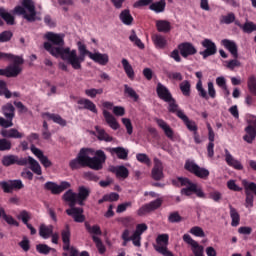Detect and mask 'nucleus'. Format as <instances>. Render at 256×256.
Wrapping results in <instances>:
<instances>
[{
  "mask_svg": "<svg viewBox=\"0 0 256 256\" xmlns=\"http://www.w3.org/2000/svg\"><path fill=\"white\" fill-rule=\"evenodd\" d=\"M0 96H4L6 99L13 97V94L7 88V82L5 80H0Z\"/></svg>",
  "mask_w": 256,
  "mask_h": 256,
  "instance_id": "nucleus-51",
  "label": "nucleus"
},
{
  "mask_svg": "<svg viewBox=\"0 0 256 256\" xmlns=\"http://www.w3.org/2000/svg\"><path fill=\"white\" fill-rule=\"evenodd\" d=\"M103 117L107 125H109L111 129H113L114 131H117V129H119V122H117V119L115 118V116H113V114H111L107 110H103Z\"/></svg>",
  "mask_w": 256,
  "mask_h": 256,
  "instance_id": "nucleus-32",
  "label": "nucleus"
},
{
  "mask_svg": "<svg viewBox=\"0 0 256 256\" xmlns=\"http://www.w3.org/2000/svg\"><path fill=\"white\" fill-rule=\"evenodd\" d=\"M230 217L232 219L231 226L232 227H239V223L241 222V215L237 212V209L230 206Z\"/></svg>",
  "mask_w": 256,
  "mask_h": 256,
  "instance_id": "nucleus-46",
  "label": "nucleus"
},
{
  "mask_svg": "<svg viewBox=\"0 0 256 256\" xmlns=\"http://www.w3.org/2000/svg\"><path fill=\"white\" fill-rule=\"evenodd\" d=\"M0 135L3 137L0 139V152L11 151L13 144L9 139H23L24 134L19 132L16 128L2 129Z\"/></svg>",
  "mask_w": 256,
  "mask_h": 256,
  "instance_id": "nucleus-5",
  "label": "nucleus"
},
{
  "mask_svg": "<svg viewBox=\"0 0 256 256\" xmlns=\"http://www.w3.org/2000/svg\"><path fill=\"white\" fill-rule=\"evenodd\" d=\"M18 219H20L24 225H29V221H31V213L27 210H22L18 215Z\"/></svg>",
  "mask_w": 256,
  "mask_h": 256,
  "instance_id": "nucleus-59",
  "label": "nucleus"
},
{
  "mask_svg": "<svg viewBox=\"0 0 256 256\" xmlns=\"http://www.w3.org/2000/svg\"><path fill=\"white\" fill-rule=\"evenodd\" d=\"M181 221H183V217L178 211L171 212L168 216L169 223H181Z\"/></svg>",
  "mask_w": 256,
  "mask_h": 256,
  "instance_id": "nucleus-57",
  "label": "nucleus"
},
{
  "mask_svg": "<svg viewBox=\"0 0 256 256\" xmlns=\"http://www.w3.org/2000/svg\"><path fill=\"white\" fill-rule=\"evenodd\" d=\"M121 64L128 79L133 81V79H135V70H133V66H131V64L129 63V60H127L126 58H123L121 60Z\"/></svg>",
  "mask_w": 256,
  "mask_h": 256,
  "instance_id": "nucleus-39",
  "label": "nucleus"
},
{
  "mask_svg": "<svg viewBox=\"0 0 256 256\" xmlns=\"http://www.w3.org/2000/svg\"><path fill=\"white\" fill-rule=\"evenodd\" d=\"M156 93L159 99H161L165 103L173 99V94H171V91L169 90V88H167L165 85H163L160 82L156 86Z\"/></svg>",
  "mask_w": 256,
  "mask_h": 256,
  "instance_id": "nucleus-22",
  "label": "nucleus"
},
{
  "mask_svg": "<svg viewBox=\"0 0 256 256\" xmlns=\"http://www.w3.org/2000/svg\"><path fill=\"white\" fill-rule=\"evenodd\" d=\"M119 19L124 25H133L134 19L129 9L123 10L119 15Z\"/></svg>",
  "mask_w": 256,
  "mask_h": 256,
  "instance_id": "nucleus-43",
  "label": "nucleus"
},
{
  "mask_svg": "<svg viewBox=\"0 0 256 256\" xmlns=\"http://www.w3.org/2000/svg\"><path fill=\"white\" fill-rule=\"evenodd\" d=\"M36 251L40 255H49L51 253V251H55V249L49 247V245H47V244H37Z\"/></svg>",
  "mask_w": 256,
  "mask_h": 256,
  "instance_id": "nucleus-52",
  "label": "nucleus"
},
{
  "mask_svg": "<svg viewBox=\"0 0 256 256\" xmlns=\"http://www.w3.org/2000/svg\"><path fill=\"white\" fill-rule=\"evenodd\" d=\"M151 177L154 181H161L163 179V163L159 158H154V167L152 168Z\"/></svg>",
  "mask_w": 256,
  "mask_h": 256,
  "instance_id": "nucleus-24",
  "label": "nucleus"
},
{
  "mask_svg": "<svg viewBox=\"0 0 256 256\" xmlns=\"http://www.w3.org/2000/svg\"><path fill=\"white\" fill-rule=\"evenodd\" d=\"M95 131L97 133L96 137L98 141H105L106 143H111L113 138L109 135L105 129L101 128L100 126H95Z\"/></svg>",
  "mask_w": 256,
  "mask_h": 256,
  "instance_id": "nucleus-38",
  "label": "nucleus"
},
{
  "mask_svg": "<svg viewBox=\"0 0 256 256\" xmlns=\"http://www.w3.org/2000/svg\"><path fill=\"white\" fill-rule=\"evenodd\" d=\"M156 29L159 33H169L171 31V22L167 20H157Z\"/></svg>",
  "mask_w": 256,
  "mask_h": 256,
  "instance_id": "nucleus-42",
  "label": "nucleus"
},
{
  "mask_svg": "<svg viewBox=\"0 0 256 256\" xmlns=\"http://www.w3.org/2000/svg\"><path fill=\"white\" fill-rule=\"evenodd\" d=\"M90 195H91V188L87 186H79L78 192L76 193L77 205H80V207H83V205H85V201L89 199Z\"/></svg>",
  "mask_w": 256,
  "mask_h": 256,
  "instance_id": "nucleus-21",
  "label": "nucleus"
},
{
  "mask_svg": "<svg viewBox=\"0 0 256 256\" xmlns=\"http://www.w3.org/2000/svg\"><path fill=\"white\" fill-rule=\"evenodd\" d=\"M236 25H238L244 33H253V31H256V25L253 22H246L244 25L236 23Z\"/></svg>",
  "mask_w": 256,
  "mask_h": 256,
  "instance_id": "nucleus-53",
  "label": "nucleus"
},
{
  "mask_svg": "<svg viewBox=\"0 0 256 256\" xmlns=\"http://www.w3.org/2000/svg\"><path fill=\"white\" fill-rule=\"evenodd\" d=\"M26 161V165H30V169L35 175H42L43 171L41 170V165L35 158L28 156L24 158Z\"/></svg>",
  "mask_w": 256,
  "mask_h": 256,
  "instance_id": "nucleus-31",
  "label": "nucleus"
},
{
  "mask_svg": "<svg viewBox=\"0 0 256 256\" xmlns=\"http://www.w3.org/2000/svg\"><path fill=\"white\" fill-rule=\"evenodd\" d=\"M162 205H163V199L158 198L140 207L137 211V215H139V217H143V215H146V213L157 211V209H159V207H161Z\"/></svg>",
  "mask_w": 256,
  "mask_h": 256,
  "instance_id": "nucleus-14",
  "label": "nucleus"
},
{
  "mask_svg": "<svg viewBox=\"0 0 256 256\" xmlns=\"http://www.w3.org/2000/svg\"><path fill=\"white\" fill-rule=\"evenodd\" d=\"M147 5H150V11H154V13H163L167 3H161L160 1L153 2V0H138L133 4V7L139 9V7H147Z\"/></svg>",
  "mask_w": 256,
  "mask_h": 256,
  "instance_id": "nucleus-10",
  "label": "nucleus"
},
{
  "mask_svg": "<svg viewBox=\"0 0 256 256\" xmlns=\"http://www.w3.org/2000/svg\"><path fill=\"white\" fill-rule=\"evenodd\" d=\"M2 115L5 118L0 117V127L4 129H9L13 127V119H15V106L11 103H6L2 106Z\"/></svg>",
  "mask_w": 256,
  "mask_h": 256,
  "instance_id": "nucleus-9",
  "label": "nucleus"
},
{
  "mask_svg": "<svg viewBox=\"0 0 256 256\" xmlns=\"http://www.w3.org/2000/svg\"><path fill=\"white\" fill-rule=\"evenodd\" d=\"M124 93L129 96L130 99H133L135 103L139 101V94H137V92L127 84L124 85Z\"/></svg>",
  "mask_w": 256,
  "mask_h": 256,
  "instance_id": "nucleus-50",
  "label": "nucleus"
},
{
  "mask_svg": "<svg viewBox=\"0 0 256 256\" xmlns=\"http://www.w3.org/2000/svg\"><path fill=\"white\" fill-rule=\"evenodd\" d=\"M248 89L250 91V93H252V95L256 96V77L255 76H250L248 78Z\"/></svg>",
  "mask_w": 256,
  "mask_h": 256,
  "instance_id": "nucleus-62",
  "label": "nucleus"
},
{
  "mask_svg": "<svg viewBox=\"0 0 256 256\" xmlns=\"http://www.w3.org/2000/svg\"><path fill=\"white\" fill-rule=\"evenodd\" d=\"M246 195V207H253L254 195H256V184L254 182L244 184Z\"/></svg>",
  "mask_w": 256,
  "mask_h": 256,
  "instance_id": "nucleus-23",
  "label": "nucleus"
},
{
  "mask_svg": "<svg viewBox=\"0 0 256 256\" xmlns=\"http://www.w3.org/2000/svg\"><path fill=\"white\" fill-rule=\"evenodd\" d=\"M90 59H92L94 63H98V65L102 66H105L107 63H109V55L100 52L92 53Z\"/></svg>",
  "mask_w": 256,
  "mask_h": 256,
  "instance_id": "nucleus-34",
  "label": "nucleus"
},
{
  "mask_svg": "<svg viewBox=\"0 0 256 256\" xmlns=\"http://www.w3.org/2000/svg\"><path fill=\"white\" fill-rule=\"evenodd\" d=\"M0 17L7 25H15V16L9 13L4 7H0Z\"/></svg>",
  "mask_w": 256,
  "mask_h": 256,
  "instance_id": "nucleus-40",
  "label": "nucleus"
},
{
  "mask_svg": "<svg viewBox=\"0 0 256 256\" xmlns=\"http://www.w3.org/2000/svg\"><path fill=\"white\" fill-rule=\"evenodd\" d=\"M180 91L184 97H190L191 96V82L189 80H184L179 85Z\"/></svg>",
  "mask_w": 256,
  "mask_h": 256,
  "instance_id": "nucleus-49",
  "label": "nucleus"
},
{
  "mask_svg": "<svg viewBox=\"0 0 256 256\" xmlns=\"http://www.w3.org/2000/svg\"><path fill=\"white\" fill-rule=\"evenodd\" d=\"M148 226L145 223L138 224L136 226V230L134 231L133 235L134 237H141L145 231H147Z\"/></svg>",
  "mask_w": 256,
  "mask_h": 256,
  "instance_id": "nucleus-63",
  "label": "nucleus"
},
{
  "mask_svg": "<svg viewBox=\"0 0 256 256\" xmlns=\"http://www.w3.org/2000/svg\"><path fill=\"white\" fill-rule=\"evenodd\" d=\"M9 61H13L12 65L7 66L5 69H0V75L2 77H19L21 75V72L23 71V68H21V65L25 63V60L21 56H15L12 54V57L6 58Z\"/></svg>",
  "mask_w": 256,
  "mask_h": 256,
  "instance_id": "nucleus-6",
  "label": "nucleus"
},
{
  "mask_svg": "<svg viewBox=\"0 0 256 256\" xmlns=\"http://www.w3.org/2000/svg\"><path fill=\"white\" fill-rule=\"evenodd\" d=\"M178 118L183 121V123H184V125H186L188 131L195 133L199 130L197 123H195V121H193V120H190L189 117H187V115H185V113L178 112Z\"/></svg>",
  "mask_w": 256,
  "mask_h": 256,
  "instance_id": "nucleus-27",
  "label": "nucleus"
},
{
  "mask_svg": "<svg viewBox=\"0 0 256 256\" xmlns=\"http://www.w3.org/2000/svg\"><path fill=\"white\" fill-rule=\"evenodd\" d=\"M110 172L115 173L116 177L120 179H127L129 177V169L125 166H112Z\"/></svg>",
  "mask_w": 256,
  "mask_h": 256,
  "instance_id": "nucleus-35",
  "label": "nucleus"
},
{
  "mask_svg": "<svg viewBox=\"0 0 256 256\" xmlns=\"http://www.w3.org/2000/svg\"><path fill=\"white\" fill-rule=\"evenodd\" d=\"M172 185H174V187H185L180 191L181 195H185V197H191L194 193L199 199L206 198L203 189L199 188L197 184L193 183L189 178L177 177L172 180Z\"/></svg>",
  "mask_w": 256,
  "mask_h": 256,
  "instance_id": "nucleus-3",
  "label": "nucleus"
},
{
  "mask_svg": "<svg viewBox=\"0 0 256 256\" xmlns=\"http://www.w3.org/2000/svg\"><path fill=\"white\" fill-rule=\"evenodd\" d=\"M136 159H137V161H139V163H143L144 165H147L148 167H150V165H151V159L149 158V156H147V154L138 153L136 155Z\"/></svg>",
  "mask_w": 256,
  "mask_h": 256,
  "instance_id": "nucleus-61",
  "label": "nucleus"
},
{
  "mask_svg": "<svg viewBox=\"0 0 256 256\" xmlns=\"http://www.w3.org/2000/svg\"><path fill=\"white\" fill-rule=\"evenodd\" d=\"M14 13L16 15H23L29 23L36 21L37 11L35 10V3L33 0H23L22 6H16L14 8Z\"/></svg>",
  "mask_w": 256,
  "mask_h": 256,
  "instance_id": "nucleus-7",
  "label": "nucleus"
},
{
  "mask_svg": "<svg viewBox=\"0 0 256 256\" xmlns=\"http://www.w3.org/2000/svg\"><path fill=\"white\" fill-rule=\"evenodd\" d=\"M168 103V111L169 113H175L177 117H179V113H185L183 110L179 109V104L177 103V100L175 98H172V100L166 102Z\"/></svg>",
  "mask_w": 256,
  "mask_h": 256,
  "instance_id": "nucleus-47",
  "label": "nucleus"
},
{
  "mask_svg": "<svg viewBox=\"0 0 256 256\" xmlns=\"http://www.w3.org/2000/svg\"><path fill=\"white\" fill-rule=\"evenodd\" d=\"M42 116L47 117L49 121H53V123H57V125H60L61 127H65L67 125V120L63 119V117H61L59 114L46 112Z\"/></svg>",
  "mask_w": 256,
  "mask_h": 256,
  "instance_id": "nucleus-37",
  "label": "nucleus"
},
{
  "mask_svg": "<svg viewBox=\"0 0 256 256\" xmlns=\"http://www.w3.org/2000/svg\"><path fill=\"white\" fill-rule=\"evenodd\" d=\"M106 151L111 153V155H117L118 159H122L123 161H127L129 157V150L123 147H115V148H107Z\"/></svg>",
  "mask_w": 256,
  "mask_h": 256,
  "instance_id": "nucleus-30",
  "label": "nucleus"
},
{
  "mask_svg": "<svg viewBox=\"0 0 256 256\" xmlns=\"http://www.w3.org/2000/svg\"><path fill=\"white\" fill-rule=\"evenodd\" d=\"M225 161L229 167H233L234 169H237V171H243V164L235 159L227 149H225Z\"/></svg>",
  "mask_w": 256,
  "mask_h": 256,
  "instance_id": "nucleus-26",
  "label": "nucleus"
},
{
  "mask_svg": "<svg viewBox=\"0 0 256 256\" xmlns=\"http://www.w3.org/2000/svg\"><path fill=\"white\" fill-rule=\"evenodd\" d=\"M157 245H154L155 251L157 253H160V255L163 256H173V252L169 251L167 249V246H161V245H167L169 243V234H160L156 238Z\"/></svg>",
  "mask_w": 256,
  "mask_h": 256,
  "instance_id": "nucleus-11",
  "label": "nucleus"
},
{
  "mask_svg": "<svg viewBox=\"0 0 256 256\" xmlns=\"http://www.w3.org/2000/svg\"><path fill=\"white\" fill-rule=\"evenodd\" d=\"M44 39L47 42H44L43 47L47 53L53 55L52 51L55 49H66L65 47V34H57L55 32H47L44 35Z\"/></svg>",
  "mask_w": 256,
  "mask_h": 256,
  "instance_id": "nucleus-4",
  "label": "nucleus"
},
{
  "mask_svg": "<svg viewBox=\"0 0 256 256\" xmlns=\"http://www.w3.org/2000/svg\"><path fill=\"white\" fill-rule=\"evenodd\" d=\"M77 47L79 55L77 54V50L66 47L55 48V50L52 51V57H56V59L60 57L62 61H66L67 65H70L72 69L79 71L83 69L81 64L85 63V58L89 57L90 59L93 52L89 51L87 46L81 43V41L77 43Z\"/></svg>",
  "mask_w": 256,
  "mask_h": 256,
  "instance_id": "nucleus-1",
  "label": "nucleus"
},
{
  "mask_svg": "<svg viewBox=\"0 0 256 256\" xmlns=\"http://www.w3.org/2000/svg\"><path fill=\"white\" fill-rule=\"evenodd\" d=\"M77 103H78V105H80L78 107V109H87V111H91V113H95V114L98 113L97 105H95V103H93V101H91L87 98L79 99L77 101Z\"/></svg>",
  "mask_w": 256,
  "mask_h": 256,
  "instance_id": "nucleus-28",
  "label": "nucleus"
},
{
  "mask_svg": "<svg viewBox=\"0 0 256 256\" xmlns=\"http://www.w3.org/2000/svg\"><path fill=\"white\" fill-rule=\"evenodd\" d=\"M184 169L188 171V173H191L192 175H195V177H198V179H203L204 181H207L209 175H211V172H209L207 168H203L190 160L185 162Z\"/></svg>",
  "mask_w": 256,
  "mask_h": 256,
  "instance_id": "nucleus-8",
  "label": "nucleus"
},
{
  "mask_svg": "<svg viewBox=\"0 0 256 256\" xmlns=\"http://www.w3.org/2000/svg\"><path fill=\"white\" fill-rule=\"evenodd\" d=\"M0 187L5 193H13V190L19 191L25 187L21 180H9L0 182Z\"/></svg>",
  "mask_w": 256,
  "mask_h": 256,
  "instance_id": "nucleus-16",
  "label": "nucleus"
},
{
  "mask_svg": "<svg viewBox=\"0 0 256 256\" xmlns=\"http://www.w3.org/2000/svg\"><path fill=\"white\" fill-rule=\"evenodd\" d=\"M44 189L46 191H50L52 195H61L63 191H67V189H71V183L67 181H62L60 184L55 182L48 181L44 184Z\"/></svg>",
  "mask_w": 256,
  "mask_h": 256,
  "instance_id": "nucleus-12",
  "label": "nucleus"
},
{
  "mask_svg": "<svg viewBox=\"0 0 256 256\" xmlns=\"http://www.w3.org/2000/svg\"><path fill=\"white\" fill-rule=\"evenodd\" d=\"M92 240L95 243L100 255H103L105 251H107V248H105V245L103 244V241H101V238L97 236H92Z\"/></svg>",
  "mask_w": 256,
  "mask_h": 256,
  "instance_id": "nucleus-56",
  "label": "nucleus"
},
{
  "mask_svg": "<svg viewBox=\"0 0 256 256\" xmlns=\"http://www.w3.org/2000/svg\"><path fill=\"white\" fill-rule=\"evenodd\" d=\"M189 233H191V235H194V237H205V231H203V228L199 226L192 227Z\"/></svg>",
  "mask_w": 256,
  "mask_h": 256,
  "instance_id": "nucleus-64",
  "label": "nucleus"
},
{
  "mask_svg": "<svg viewBox=\"0 0 256 256\" xmlns=\"http://www.w3.org/2000/svg\"><path fill=\"white\" fill-rule=\"evenodd\" d=\"M39 235L42 239H49L53 235V225L41 224L39 227Z\"/></svg>",
  "mask_w": 256,
  "mask_h": 256,
  "instance_id": "nucleus-44",
  "label": "nucleus"
},
{
  "mask_svg": "<svg viewBox=\"0 0 256 256\" xmlns=\"http://www.w3.org/2000/svg\"><path fill=\"white\" fill-rule=\"evenodd\" d=\"M221 43H222L223 47H225V49H227L229 51V53H231V55L234 57V59H237L239 57L237 43H235V41L229 40V39H223L221 41Z\"/></svg>",
  "mask_w": 256,
  "mask_h": 256,
  "instance_id": "nucleus-29",
  "label": "nucleus"
},
{
  "mask_svg": "<svg viewBox=\"0 0 256 256\" xmlns=\"http://www.w3.org/2000/svg\"><path fill=\"white\" fill-rule=\"evenodd\" d=\"M246 134L243 136V139L246 143H253L256 138V117L250 121V124L245 128Z\"/></svg>",
  "mask_w": 256,
  "mask_h": 256,
  "instance_id": "nucleus-20",
  "label": "nucleus"
},
{
  "mask_svg": "<svg viewBox=\"0 0 256 256\" xmlns=\"http://www.w3.org/2000/svg\"><path fill=\"white\" fill-rule=\"evenodd\" d=\"M63 201L69 204V207H75L77 205V193L73 192V190L69 189L62 196Z\"/></svg>",
  "mask_w": 256,
  "mask_h": 256,
  "instance_id": "nucleus-36",
  "label": "nucleus"
},
{
  "mask_svg": "<svg viewBox=\"0 0 256 256\" xmlns=\"http://www.w3.org/2000/svg\"><path fill=\"white\" fill-rule=\"evenodd\" d=\"M89 148L80 149L76 158L70 160L69 167L72 171H77L81 167H89L93 171H101L103 164L107 161V155L103 150H97L94 157H90Z\"/></svg>",
  "mask_w": 256,
  "mask_h": 256,
  "instance_id": "nucleus-2",
  "label": "nucleus"
},
{
  "mask_svg": "<svg viewBox=\"0 0 256 256\" xmlns=\"http://www.w3.org/2000/svg\"><path fill=\"white\" fill-rule=\"evenodd\" d=\"M208 197L212 199L215 203H221V199H223V194L217 190H213L209 192Z\"/></svg>",
  "mask_w": 256,
  "mask_h": 256,
  "instance_id": "nucleus-60",
  "label": "nucleus"
},
{
  "mask_svg": "<svg viewBox=\"0 0 256 256\" xmlns=\"http://www.w3.org/2000/svg\"><path fill=\"white\" fill-rule=\"evenodd\" d=\"M178 51L180 55L187 59L191 55H197V48L191 42H183L178 45Z\"/></svg>",
  "mask_w": 256,
  "mask_h": 256,
  "instance_id": "nucleus-18",
  "label": "nucleus"
},
{
  "mask_svg": "<svg viewBox=\"0 0 256 256\" xmlns=\"http://www.w3.org/2000/svg\"><path fill=\"white\" fill-rule=\"evenodd\" d=\"M61 237L63 249H69V245H71V228L69 224H66L65 228L61 231Z\"/></svg>",
  "mask_w": 256,
  "mask_h": 256,
  "instance_id": "nucleus-33",
  "label": "nucleus"
},
{
  "mask_svg": "<svg viewBox=\"0 0 256 256\" xmlns=\"http://www.w3.org/2000/svg\"><path fill=\"white\" fill-rule=\"evenodd\" d=\"M30 151L33 153V155H35V157H37V159H39L41 165H43L45 169H48V167H51L53 165L51 160H49V158L45 156V154H43L41 149L35 147V144H32L30 146Z\"/></svg>",
  "mask_w": 256,
  "mask_h": 256,
  "instance_id": "nucleus-19",
  "label": "nucleus"
},
{
  "mask_svg": "<svg viewBox=\"0 0 256 256\" xmlns=\"http://www.w3.org/2000/svg\"><path fill=\"white\" fill-rule=\"evenodd\" d=\"M155 122L157 123L158 127L164 131V135H166L168 139H173L175 132L173 131V128L169 126L167 122H165V120L161 118H155Z\"/></svg>",
  "mask_w": 256,
  "mask_h": 256,
  "instance_id": "nucleus-25",
  "label": "nucleus"
},
{
  "mask_svg": "<svg viewBox=\"0 0 256 256\" xmlns=\"http://www.w3.org/2000/svg\"><path fill=\"white\" fill-rule=\"evenodd\" d=\"M85 228L91 235H102L101 227L99 225L91 226L89 222H85Z\"/></svg>",
  "mask_w": 256,
  "mask_h": 256,
  "instance_id": "nucleus-55",
  "label": "nucleus"
},
{
  "mask_svg": "<svg viewBox=\"0 0 256 256\" xmlns=\"http://www.w3.org/2000/svg\"><path fill=\"white\" fill-rule=\"evenodd\" d=\"M85 95H87V97H91V99H95V97H97V95H103V88H99V89H95V88L86 89L85 90Z\"/></svg>",
  "mask_w": 256,
  "mask_h": 256,
  "instance_id": "nucleus-58",
  "label": "nucleus"
},
{
  "mask_svg": "<svg viewBox=\"0 0 256 256\" xmlns=\"http://www.w3.org/2000/svg\"><path fill=\"white\" fill-rule=\"evenodd\" d=\"M202 47H204V51L200 52L203 59H207V57H211L217 53V45L211 39L205 38L201 42Z\"/></svg>",
  "mask_w": 256,
  "mask_h": 256,
  "instance_id": "nucleus-15",
  "label": "nucleus"
},
{
  "mask_svg": "<svg viewBox=\"0 0 256 256\" xmlns=\"http://www.w3.org/2000/svg\"><path fill=\"white\" fill-rule=\"evenodd\" d=\"M129 41H131V43H133L135 47H138V49H145V44L137 36V33H135V30L131 31V35L129 36Z\"/></svg>",
  "mask_w": 256,
  "mask_h": 256,
  "instance_id": "nucleus-48",
  "label": "nucleus"
},
{
  "mask_svg": "<svg viewBox=\"0 0 256 256\" xmlns=\"http://www.w3.org/2000/svg\"><path fill=\"white\" fill-rule=\"evenodd\" d=\"M152 41L156 49H165V47H167V39L161 34L153 35Z\"/></svg>",
  "mask_w": 256,
  "mask_h": 256,
  "instance_id": "nucleus-41",
  "label": "nucleus"
},
{
  "mask_svg": "<svg viewBox=\"0 0 256 256\" xmlns=\"http://www.w3.org/2000/svg\"><path fill=\"white\" fill-rule=\"evenodd\" d=\"M4 219L8 225H13L14 227H19V222L13 218L11 215H7L4 208H0V218Z\"/></svg>",
  "mask_w": 256,
  "mask_h": 256,
  "instance_id": "nucleus-45",
  "label": "nucleus"
},
{
  "mask_svg": "<svg viewBox=\"0 0 256 256\" xmlns=\"http://www.w3.org/2000/svg\"><path fill=\"white\" fill-rule=\"evenodd\" d=\"M2 165L4 167H11V165H19L20 167H25L27 165V160L18 155H5L2 157Z\"/></svg>",
  "mask_w": 256,
  "mask_h": 256,
  "instance_id": "nucleus-13",
  "label": "nucleus"
},
{
  "mask_svg": "<svg viewBox=\"0 0 256 256\" xmlns=\"http://www.w3.org/2000/svg\"><path fill=\"white\" fill-rule=\"evenodd\" d=\"M82 207L70 206L66 209L68 217H72L75 223H85V215Z\"/></svg>",
  "mask_w": 256,
  "mask_h": 256,
  "instance_id": "nucleus-17",
  "label": "nucleus"
},
{
  "mask_svg": "<svg viewBox=\"0 0 256 256\" xmlns=\"http://www.w3.org/2000/svg\"><path fill=\"white\" fill-rule=\"evenodd\" d=\"M183 241L191 246V251H194L195 249H198V247H201V245H199L197 241L193 240V238L189 234L183 235Z\"/></svg>",
  "mask_w": 256,
  "mask_h": 256,
  "instance_id": "nucleus-54",
  "label": "nucleus"
}]
</instances>
